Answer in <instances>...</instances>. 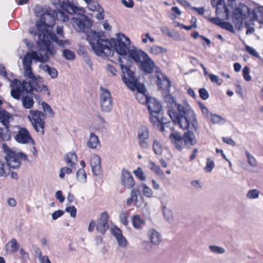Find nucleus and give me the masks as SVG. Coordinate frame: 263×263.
Listing matches in <instances>:
<instances>
[{"mask_svg": "<svg viewBox=\"0 0 263 263\" xmlns=\"http://www.w3.org/2000/svg\"><path fill=\"white\" fill-rule=\"evenodd\" d=\"M86 40L89 42L94 52L98 56L104 54L112 57L114 51L111 49V44L109 40L105 39L104 32H97L92 30L86 32Z\"/></svg>", "mask_w": 263, "mask_h": 263, "instance_id": "3", "label": "nucleus"}, {"mask_svg": "<svg viewBox=\"0 0 263 263\" xmlns=\"http://www.w3.org/2000/svg\"><path fill=\"white\" fill-rule=\"evenodd\" d=\"M149 137V130L146 126H141L138 133V141L141 149H147L150 147L148 142Z\"/></svg>", "mask_w": 263, "mask_h": 263, "instance_id": "14", "label": "nucleus"}, {"mask_svg": "<svg viewBox=\"0 0 263 263\" xmlns=\"http://www.w3.org/2000/svg\"><path fill=\"white\" fill-rule=\"evenodd\" d=\"M40 67L46 72H47L51 79H55L58 77V72L57 70L53 67H51L48 65L40 66Z\"/></svg>", "mask_w": 263, "mask_h": 263, "instance_id": "35", "label": "nucleus"}, {"mask_svg": "<svg viewBox=\"0 0 263 263\" xmlns=\"http://www.w3.org/2000/svg\"><path fill=\"white\" fill-rule=\"evenodd\" d=\"M128 88L132 90H137L138 91V92L136 93V97L137 99H139V98H141V100H140V103L144 104L147 100V98L144 95L145 88L143 85L140 84L138 80H136V84L134 88Z\"/></svg>", "mask_w": 263, "mask_h": 263, "instance_id": "23", "label": "nucleus"}, {"mask_svg": "<svg viewBox=\"0 0 263 263\" xmlns=\"http://www.w3.org/2000/svg\"><path fill=\"white\" fill-rule=\"evenodd\" d=\"M65 160L69 166L73 167L75 164V162L77 161V156L74 153H69L65 155Z\"/></svg>", "mask_w": 263, "mask_h": 263, "instance_id": "37", "label": "nucleus"}, {"mask_svg": "<svg viewBox=\"0 0 263 263\" xmlns=\"http://www.w3.org/2000/svg\"><path fill=\"white\" fill-rule=\"evenodd\" d=\"M100 144V141L98 137L93 133L90 134L89 139L87 142V146L91 149H95Z\"/></svg>", "mask_w": 263, "mask_h": 263, "instance_id": "30", "label": "nucleus"}, {"mask_svg": "<svg viewBox=\"0 0 263 263\" xmlns=\"http://www.w3.org/2000/svg\"><path fill=\"white\" fill-rule=\"evenodd\" d=\"M147 236L152 245L158 246L162 241L160 233L155 229H150L147 232Z\"/></svg>", "mask_w": 263, "mask_h": 263, "instance_id": "22", "label": "nucleus"}, {"mask_svg": "<svg viewBox=\"0 0 263 263\" xmlns=\"http://www.w3.org/2000/svg\"><path fill=\"white\" fill-rule=\"evenodd\" d=\"M51 41L54 42L60 47H63L65 43L68 42V41L60 40L54 33H40L39 34V40L37 44L43 50H45L47 55H54L57 53V50Z\"/></svg>", "mask_w": 263, "mask_h": 263, "instance_id": "5", "label": "nucleus"}, {"mask_svg": "<svg viewBox=\"0 0 263 263\" xmlns=\"http://www.w3.org/2000/svg\"><path fill=\"white\" fill-rule=\"evenodd\" d=\"M30 114L31 115L28 118L31 122L32 126L37 133L44 134L45 114L41 111L31 110Z\"/></svg>", "mask_w": 263, "mask_h": 263, "instance_id": "9", "label": "nucleus"}, {"mask_svg": "<svg viewBox=\"0 0 263 263\" xmlns=\"http://www.w3.org/2000/svg\"><path fill=\"white\" fill-rule=\"evenodd\" d=\"M245 49H246V51L248 53H249L250 55H251L252 56H253L256 58L259 57L258 53L253 47H252L249 45H246L245 46Z\"/></svg>", "mask_w": 263, "mask_h": 263, "instance_id": "55", "label": "nucleus"}, {"mask_svg": "<svg viewBox=\"0 0 263 263\" xmlns=\"http://www.w3.org/2000/svg\"><path fill=\"white\" fill-rule=\"evenodd\" d=\"M245 155L247 157L248 162L252 167H255L257 166V161L254 157H253L248 151H246Z\"/></svg>", "mask_w": 263, "mask_h": 263, "instance_id": "45", "label": "nucleus"}, {"mask_svg": "<svg viewBox=\"0 0 263 263\" xmlns=\"http://www.w3.org/2000/svg\"><path fill=\"white\" fill-rule=\"evenodd\" d=\"M6 250L11 253L17 252L20 246L15 238L11 239L6 245Z\"/></svg>", "mask_w": 263, "mask_h": 263, "instance_id": "32", "label": "nucleus"}, {"mask_svg": "<svg viewBox=\"0 0 263 263\" xmlns=\"http://www.w3.org/2000/svg\"><path fill=\"white\" fill-rule=\"evenodd\" d=\"M77 177L80 182L85 183L87 180V175L83 168H80L77 173Z\"/></svg>", "mask_w": 263, "mask_h": 263, "instance_id": "43", "label": "nucleus"}, {"mask_svg": "<svg viewBox=\"0 0 263 263\" xmlns=\"http://www.w3.org/2000/svg\"><path fill=\"white\" fill-rule=\"evenodd\" d=\"M200 97L203 100H206L209 98V94L208 91L204 88H200L199 90Z\"/></svg>", "mask_w": 263, "mask_h": 263, "instance_id": "61", "label": "nucleus"}, {"mask_svg": "<svg viewBox=\"0 0 263 263\" xmlns=\"http://www.w3.org/2000/svg\"><path fill=\"white\" fill-rule=\"evenodd\" d=\"M222 29H224L232 33L235 32L233 26L229 22L223 21L220 27Z\"/></svg>", "mask_w": 263, "mask_h": 263, "instance_id": "53", "label": "nucleus"}, {"mask_svg": "<svg viewBox=\"0 0 263 263\" xmlns=\"http://www.w3.org/2000/svg\"><path fill=\"white\" fill-rule=\"evenodd\" d=\"M143 186V193L147 197L151 198L153 197V191L148 186L145 184H142Z\"/></svg>", "mask_w": 263, "mask_h": 263, "instance_id": "54", "label": "nucleus"}, {"mask_svg": "<svg viewBox=\"0 0 263 263\" xmlns=\"http://www.w3.org/2000/svg\"><path fill=\"white\" fill-rule=\"evenodd\" d=\"M148 168L159 177H163L164 176L160 166L152 161H149Z\"/></svg>", "mask_w": 263, "mask_h": 263, "instance_id": "33", "label": "nucleus"}, {"mask_svg": "<svg viewBox=\"0 0 263 263\" xmlns=\"http://www.w3.org/2000/svg\"><path fill=\"white\" fill-rule=\"evenodd\" d=\"M133 227L137 229H140L141 226L144 224V220L142 219L138 215H134L133 217Z\"/></svg>", "mask_w": 263, "mask_h": 263, "instance_id": "39", "label": "nucleus"}, {"mask_svg": "<svg viewBox=\"0 0 263 263\" xmlns=\"http://www.w3.org/2000/svg\"><path fill=\"white\" fill-rule=\"evenodd\" d=\"M63 55L67 60L72 61L76 58L75 53L69 49H64L63 51Z\"/></svg>", "mask_w": 263, "mask_h": 263, "instance_id": "46", "label": "nucleus"}, {"mask_svg": "<svg viewBox=\"0 0 263 263\" xmlns=\"http://www.w3.org/2000/svg\"><path fill=\"white\" fill-rule=\"evenodd\" d=\"M24 68V76L30 80H36V77L33 74L31 67H23Z\"/></svg>", "mask_w": 263, "mask_h": 263, "instance_id": "50", "label": "nucleus"}, {"mask_svg": "<svg viewBox=\"0 0 263 263\" xmlns=\"http://www.w3.org/2000/svg\"><path fill=\"white\" fill-rule=\"evenodd\" d=\"M15 140L20 144H35L33 139L28 129L25 128L20 127L14 136Z\"/></svg>", "mask_w": 263, "mask_h": 263, "instance_id": "13", "label": "nucleus"}, {"mask_svg": "<svg viewBox=\"0 0 263 263\" xmlns=\"http://www.w3.org/2000/svg\"><path fill=\"white\" fill-rule=\"evenodd\" d=\"M140 192L137 189H133L130 192V197L134 201L135 205L137 206H140L141 205L138 203V196L140 195Z\"/></svg>", "mask_w": 263, "mask_h": 263, "instance_id": "47", "label": "nucleus"}, {"mask_svg": "<svg viewBox=\"0 0 263 263\" xmlns=\"http://www.w3.org/2000/svg\"><path fill=\"white\" fill-rule=\"evenodd\" d=\"M11 95L12 97L16 100H19L22 95L23 87L21 86V82L17 79L11 81Z\"/></svg>", "mask_w": 263, "mask_h": 263, "instance_id": "19", "label": "nucleus"}, {"mask_svg": "<svg viewBox=\"0 0 263 263\" xmlns=\"http://www.w3.org/2000/svg\"><path fill=\"white\" fill-rule=\"evenodd\" d=\"M126 61V62L125 63L122 58H119L118 60L123 73L122 79L128 88H134L136 84V80L138 79L135 76V72L130 69L133 65V62L127 59Z\"/></svg>", "mask_w": 263, "mask_h": 263, "instance_id": "7", "label": "nucleus"}, {"mask_svg": "<svg viewBox=\"0 0 263 263\" xmlns=\"http://www.w3.org/2000/svg\"><path fill=\"white\" fill-rule=\"evenodd\" d=\"M37 83L36 80H30L29 82L24 81L23 83L21 82V86L23 87V91L30 92L33 90L35 86H37Z\"/></svg>", "mask_w": 263, "mask_h": 263, "instance_id": "29", "label": "nucleus"}, {"mask_svg": "<svg viewBox=\"0 0 263 263\" xmlns=\"http://www.w3.org/2000/svg\"><path fill=\"white\" fill-rule=\"evenodd\" d=\"M209 248L212 252L218 254H223L226 251L223 248L215 245L210 246Z\"/></svg>", "mask_w": 263, "mask_h": 263, "instance_id": "48", "label": "nucleus"}, {"mask_svg": "<svg viewBox=\"0 0 263 263\" xmlns=\"http://www.w3.org/2000/svg\"><path fill=\"white\" fill-rule=\"evenodd\" d=\"M157 84L161 89L167 90L171 87V82L167 76H163L162 78L158 77Z\"/></svg>", "mask_w": 263, "mask_h": 263, "instance_id": "31", "label": "nucleus"}, {"mask_svg": "<svg viewBox=\"0 0 263 263\" xmlns=\"http://www.w3.org/2000/svg\"><path fill=\"white\" fill-rule=\"evenodd\" d=\"M211 121L213 124H223L225 122L224 119L220 116L216 114H210Z\"/></svg>", "mask_w": 263, "mask_h": 263, "instance_id": "42", "label": "nucleus"}, {"mask_svg": "<svg viewBox=\"0 0 263 263\" xmlns=\"http://www.w3.org/2000/svg\"><path fill=\"white\" fill-rule=\"evenodd\" d=\"M23 106L26 109H31L33 107L34 102L31 96L26 95L22 98Z\"/></svg>", "mask_w": 263, "mask_h": 263, "instance_id": "34", "label": "nucleus"}, {"mask_svg": "<svg viewBox=\"0 0 263 263\" xmlns=\"http://www.w3.org/2000/svg\"><path fill=\"white\" fill-rule=\"evenodd\" d=\"M214 166L215 163L214 161L209 158H207L206 164L204 168V171L207 173H210L212 171Z\"/></svg>", "mask_w": 263, "mask_h": 263, "instance_id": "49", "label": "nucleus"}, {"mask_svg": "<svg viewBox=\"0 0 263 263\" xmlns=\"http://www.w3.org/2000/svg\"><path fill=\"white\" fill-rule=\"evenodd\" d=\"M111 234L116 238L119 247L125 249L128 245V241L126 238L123 235L122 231L115 226L110 229Z\"/></svg>", "mask_w": 263, "mask_h": 263, "instance_id": "15", "label": "nucleus"}, {"mask_svg": "<svg viewBox=\"0 0 263 263\" xmlns=\"http://www.w3.org/2000/svg\"><path fill=\"white\" fill-rule=\"evenodd\" d=\"M165 102L167 103V112L174 124L184 129L191 126L195 132L198 128V123L195 112L186 102L177 104L172 95L165 96Z\"/></svg>", "mask_w": 263, "mask_h": 263, "instance_id": "1", "label": "nucleus"}, {"mask_svg": "<svg viewBox=\"0 0 263 263\" xmlns=\"http://www.w3.org/2000/svg\"><path fill=\"white\" fill-rule=\"evenodd\" d=\"M32 60H35L38 62L44 63L48 62L49 58L46 53H41L39 55L37 52L34 51L28 52L23 59V67H31Z\"/></svg>", "mask_w": 263, "mask_h": 263, "instance_id": "12", "label": "nucleus"}, {"mask_svg": "<svg viewBox=\"0 0 263 263\" xmlns=\"http://www.w3.org/2000/svg\"><path fill=\"white\" fill-rule=\"evenodd\" d=\"M90 165L93 174L98 176L101 171V161L100 157L97 155H93L90 160Z\"/></svg>", "mask_w": 263, "mask_h": 263, "instance_id": "21", "label": "nucleus"}, {"mask_svg": "<svg viewBox=\"0 0 263 263\" xmlns=\"http://www.w3.org/2000/svg\"><path fill=\"white\" fill-rule=\"evenodd\" d=\"M259 192L256 189H252L249 190L246 196L248 198L250 199H257L259 197Z\"/></svg>", "mask_w": 263, "mask_h": 263, "instance_id": "51", "label": "nucleus"}, {"mask_svg": "<svg viewBox=\"0 0 263 263\" xmlns=\"http://www.w3.org/2000/svg\"><path fill=\"white\" fill-rule=\"evenodd\" d=\"M2 148L6 154L5 159L8 165L12 168L18 167L22 160L27 159V156L23 152H16L11 149L6 143L2 144Z\"/></svg>", "mask_w": 263, "mask_h": 263, "instance_id": "6", "label": "nucleus"}, {"mask_svg": "<svg viewBox=\"0 0 263 263\" xmlns=\"http://www.w3.org/2000/svg\"><path fill=\"white\" fill-rule=\"evenodd\" d=\"M209 78L212 82L215 83L218 85H220L222 83V80L219 79L218 76L215 74H210Z\"/></svg>", "mask_w": 263, "mask_h": 263, "instance_id": "60", "label": "nucleus"}, {"mask_svg": "<svg viewBox=\"0 0 263 263\" xmlns=\"http://www.w3.org/2000/svg\"><path fill=\"white\" fill-rule=\"evenodd\" d=\"M11 133L9 130V126H5V128H0V139L4 141H7L10 139Z\"/></svg>", "mask_w": 263, "mask_h": 263, "instance_id": "38", "label": "nucleus"}, {"mask_svg": "<svg viewBox=\"0 0 263 263\" xmlns=\"http://www.w3.org/2000/svg\"><path fill=\"white\" fill-rule=\"evenodd\" d=\"M108 216L107 213H102L100 218L97 220L96 224V230L102 235H104L109 229L108 223Z\"/></svg>", "mask_w": 263, "mask_h": 263, "instance_id": "16", "label": "nucleus"}, {"mask_svg": "<svg viewBox=\"0 0 263 263\" xmlns=\"http://www.w3.org/2000/svg\"><path fill=\"white\" fill-rule=\"evenodd\" d=\"M10 115L5 110L0 111V122L4 126H9Z\"/></svg>", "mask_w": 263, "mask_h": 263, "instance_id": "36", "label": "nucleus"}, {"mask_svg": "<svg viewBox=\"0 0 263 263\" xmlns=\"http://www.w3.org/2000/svg\"><path fill=\"white\" fill-rule=\"evenodd\" d=\"M165 51L166 50L164 48L156 45L151 47L149 50L150 53L154 55H159Z\"/></svg>", "mask_w": 263, "mask_h": 263, "instance_id": "41", "label": "nucleus"}, {"mask_svg": "<svg viewBox=\"0 0 263 263\" xmlns=\"http://www.w3.org/2000/svg\"><path fill=\"white\" fill-rule=\"evenodd\" d=\"M243 77L244 79L247 81H249L251 80V77L250 75V70L248 66H245L242 69Z\"/></svg>", "mask_w": 263, "mask_h": 263, "instance_id": "59", "label": "nucleus"}, {"mask_svg": "<svg viewBox=\"0 0 263 263\" xmlns=\"http://www.w3.org/2000/svg\"><path fill=\"white\" fill-rule=\"evenodd\" d=\"M116 37L109 41L111 44V49L114 51V48L118 54L123 56L122 60H126L125 56L129 50L128 46L130 43V40L123 34L120 33L116 34Z\"/></svg>", "mask_w": 263, "mask_h": 263, "instance_id": "8", "label": "nucleus"}, {"mask_svg": "<svg viewBox=\"0 0 263 263\" xmlns=\"http://www.w3.org/2000/svg\"><path fill=\"white\" fill-rule=\"evenodd\" d=\"M250 9L245 5L240 6L234 9L233 13V22L235 26L240 28L242 26L243 21L248 17L250 18Z\"/></svg>", "mask_w": 263, "mask_h": 263, "instance_id": "10", "label": "nucleus"}, {"mask_svg": "<svg viewBox=\"0 0 263 263\" xmlns=\"http://www.w3.org/2000/svg\"><path fill=\"white\" fill-rule=\"evenodd\" d=\"M34 12L36 15H40V20L35 23L38 31L42 32L41 33H51L47 31V27H52L54 25L56 10H52L49 8L43 9L41 7L37 6Z\"/></svg>", "mask_w": 263, "mask_h": 263, "instance_id": "4", "label": "nucleus"}, {"mask_svg": "<svg viewBox=\"0 0 263 263\" xmlns=\"http://www.w3.org/2000/svg\"><path fill=\"white\" fill-rule=\"evenodd\" d=\"M170 139L177 149L179 151L182 150L184 142L181 135L179 133H172L170 136Z\"/></svg>", "mask_w": 263, "mask_h": 263, "instance_id": "26", "label": "nucleus"}, {"mask_svg": "<svg viewBox=\"0 0 263 263\" xmlns=\"http://www.w3.org/2000/svg\"><path fill=\"white\" fill-rule=\"evenodd\" d=\"M42 107L44 111L47 112L50 116V117L54 116V112L51 108L50 106L45 102L42 103Z\"/></svg>", "mask_w": 263, "mask_h": 263, "instance_id": "56", "label": "nucleus"}, {"mask_svg": "<svg viewBox=\"0 0 263 263\" xmlns=\"http://www.w3.org/2000/svg\"><path fill=\"white\" fill-rule=\"evenodd\" d=\"M134 173L140 180L144 181L145 180L146 178L141 167H138L136 170L134 171Z\"/></svg>", "mask_w": 263, "mask_h": 263, "instance_id": "52", "label": "nucleus"}, {"mask_svg": "<svg viewBox=\"0 0 263 263\" xmlns=\"http://www.w3.org/2000/svg\"><path fill=\"white\" fill-rule=\"evenodd\" d=\"M153 149L155 154L161 155L162 153V146L157 139L154 140L153 143Z\"/></svg>", "mask_w": 263, "mask_h": 263, "instance_id": "40", "label": "nucleus"}, {"mask_svg": "<svg viewBox=\"0 0 263 263\" xmlns=\"http://www.w3.org/2000/svg\"><path fill=\"white\" fill-rule=\"evenodd\" d=\"M250 20L256 21L260 24H263V7H258L250 11Z\"/></svg>", "mask_w": 263, "mask_h": 263, "instance_id": "25", "label": "nucleus"}, {"mask_svg": "<svg viewBox=\"0 0 263 263\" xmlns=\"http://www.w3.org/2000/svg\"><path fill=\"white\" fill-rule=\"evenodd\" d=\"M182 140L184 142V144H190L191 145H195L197 140L194 133L190 130H187L184 133L182 136Z\"/></svg>", "mask_w": 263, "mask_h": 263, "instance_id": "28", "label": "nucleus"}, {"mask_svg": "<svg viewBox=\"0 0 263 263\" xmlns=\"http://www.w3.org/2000/svg\"><path fill=\"white\" fill-rule=\"evenodd\" d=\"M61 7L65 11L70 14H77L76 17L71 20L73 27L79 32H84L86 28L91 27V21L83 13L85 11L82 7L78 6L76 0H66L63 1Z\"/></svg>", "mask_w": 263, "mask_h": 263, "instance_id": "2", "label": "nucleus"}, {"mask_svg": "<svg viewBox=\"0 0 263 263\" xmlns=\"http://www.w3.org/2000/svg\"><path fill=\"white\" fill-rule=\"evenodd\" d=\"M121 180L122 184L127 189H130L135 186V182L132 175L125 169L122 170Z\"/></svg>", "mask_w": 263, "mask_h": 263, "instance_id": "20", "label": "nucleus"}, {"mask_svg": "<svg viewBox=\"0 0 263 263\" xmlns=\"http://www.w3.org/2000/svg\"><path fill=\"white\" fill-rule=\"evenodd\" d=\"M146 103L150 115L160 114L162 110V106L160 102L154 98H147Z\"/></svg>", "mask_w": 263, "mask_h": 263, "instance_id": "17", "label": "nucleus"}, {"mask_svg": "<svg viewBox=\"0 0 263 263\" xmlns=\"http://www.w3.org/2000/svg\"><path fill=\"white\" fill-rule=\"evenodd\" d=\"M128 57L132 59L134 61L140 64L143 59L147 57V54L141 50H138L136 47H133L128 50Z\"/></svg>", "mask_w": 263, "mask_h": 263, "instance_id": "18", "label": "nucleus"}, {"mask_svg": "<svg viewBox=\"0 0 263 263\" xmlns=\"http://www.w3.org/2000/svg\"><path fill=\"white\" fill-rule=\"evenodd\" d=\"M56 16L58 20L63 22H67L69 21V17L67 13L62 11H56Z\"/></svg>", "mask_w": 263, "mask_h": 263, "instance_id": "44", "label": "nucleus"}, {"mask_svg": "<svg viewBox=\"0 0 263 263\" xmlns=\"http://www.w3.org/2000/svg\"><path fill=\"white\" fill-rule=\"evenodd\" d=\"M65 211L70 214L71 217L74 218L77 215V210L74 206H67L65 209Z\"/></svg>", "mask_w": 263, "mask_h": 263, "instance_id": "57", "label": "nucleus"}, {"mask_svg": "<svg viewBox=\"0 0 263 263\" xmlns=\"http://www.w3.org/2000/svg\"><path fill=\"white\" fill-rule=\"evenodd\" d=\"M149 120L151 122L154 126H156L161 132L164 130V123L163 118L160 119L159 114L158 115H150Z\"/></svg>", "mask_w": 263, "mask_h": 263, "instance_id": "27", "label": "nucleus"}, {"mask_svg": "<svg viewBox=\"0 0 263 263\" xmlns=\"http://www.w3.org/2000/svg\"><path fill=\"white\" fill-rule=\"evenodd\" d=\"M140 65L142 70L147 73H152L155 67L154 61L150 58L148 54L147 57L143 60Z\"/></svg>", "mask_w": 263, "mask_h": 263, "instance_id": "24", "label": "nucleus"}, {"mask_svg": "<svg viewBox=\"0 0 263 263\" xmlns=\"http://www.w3.org/2000/svg\"><path fill=\"white\" fill-rule=\"evenodd\" d=\"M210 22L216 24L220 27L221 26V24L223 21L218 17H211L209 18Z\"/></svg>", "mask_w": 263, "mask_h": 263, "instance_id": "64", "label": "nucleus"}, {"mask_svg": "<svg viewBox=\"0 0 263 263\" xmlns=\"http://www.w3.org/2000/svg\"><path fill=\"white\" fill-rule=\"evenodd\" d=\"M72 170L67 167H63L60 169V172L59 174V177L63 179L65 177V174H69L71 173Z\"/></svg>", "mask_w": 263, "mask_h": 263, "instance_id": "58", "label": "nucleus"}, {"mask_svg": "<svg viewBox=\"0 0 263 263\" xmlns=\"http://www.w3.org/2000/svg\"><path fill=\"white\" fill-rule=\"evenodd\" d=\"M55 197L56 199L58 200L61 203H63L65 201V198L63 195L61 191H57L55 194Z\"/></svg>", "mask_w": 263, "mask_h": 263, "instance_id": "63", "label": "nucleus"}, {"mask_svg": "<svg viewBox=\"0 0 263 263\" xmlns=\"http://www.w3.org/2000/svg\"><path fill=\"white\" fill-rule=\"evenodd\" d=\"M64 214V212L63 210H59L54 212L51 215L52 219L53 220H56L58 218L62 216Z\"/></svg>", "mask_w": 263, "mask_h": 263, "instance_id": "62", "label": "nucleus"}, {"mask_svg": "<svg viewBox=\"0 0 263 263\" xmlns=\"http://www.w3.org/2000/svg\"><path fill=\"white\" fill-rule=\"evenodd\" d=\"M100 102L102 110L103 111L109 112L112 108V99L108 90L102 87H100Z\"/></svg>", "mask_w": 263, "mask_h": 263, "instance_id": "11", "label": "nucleus"}]
</instances>
